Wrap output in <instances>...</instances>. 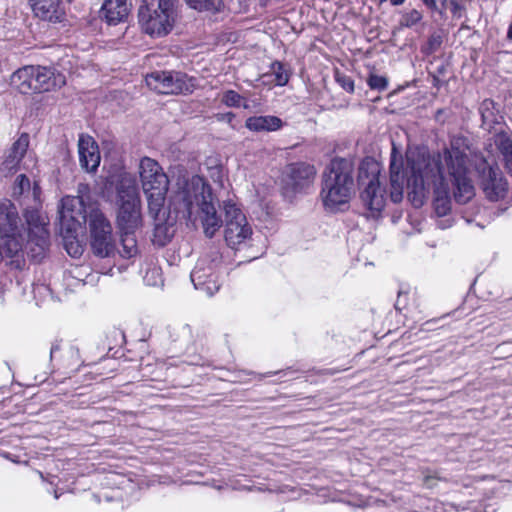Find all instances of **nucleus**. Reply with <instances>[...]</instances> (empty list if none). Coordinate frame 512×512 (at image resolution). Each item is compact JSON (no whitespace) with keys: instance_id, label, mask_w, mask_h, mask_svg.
<instances>
[{"instance_id":"30","label":"nucleus","mask_w":512,"mask_h":512,"mask_svg":"<svg viewBox=\"0 0 512 512\" xmlns=\"http://www.w3.org/2000/svg\"><path fill=\"white\" fill-rule=\"evenodd\" d=\"M495 144L505 158V162L508 158H512V140L506 134H497L495 137Z\"/></svg>"},{"instance_id":"31","label":"nucleus","mask_w":512,"mask_h":512,"mask_svg":"<svg viewBox=\"0 0 512 512\" xmlns=\"http://www.w3.org/2000/svg\"><path fill=\"white\" fill-rule=\"evenodd\" d=\"M422 17L423 15L420 11L412 9L402 15L399 24L401 27L410 28L420 22Z\"/></svg>"},{"instance_id":"39","label":"nucleus","mask_w":512,"mask_h":512,"mask_svg":"<svg viewBox=\"0 0 512 512\" xmlns=\"http://www.w3.org/2000/svg\"><path fill=\"white\" fill-rule=\"evenodd\" d=\"M506 168L510 175L512 176V158H508V161L505 162Z\"/></svg>"},{"instance_id":"15","label":"nucleus","mask_w":512,"mask_h":512,"mask_svg":"<svg viewBox=\"0 0 512 512\" xmlns=\"http://www.w3.org/2000/svg\"><path fill=\"white\" fill-rule=\"evenodd\" d=\"M481 186L486 197L491 201H498L504 198L508 190V185L502 172L492 166L483 168Z\"/></svg>"},{"instance_id":"9","label":"nucleus","mask_w":512,"mask_h":512,"mask_svg":"<svg viewBox=\"0 0 512 512\" xmlns=\"http://www.w3.org/2000/svg\"><path fill=\"white\" fill-rule=\"evenodd\" d=\"M221 259L220 252L212 250L197 261L190 275L195 289L205 292L208 296L214 295L219 290L218 270Z\"/></svg>"},{"instance_id":"28","label":"nucleus","mask_w":512,"mask_h":512,"mask_svg":"<svg viewBox=\"0 0 512 512\" xmlns=\"http://www.w3.org/2000/svg\"><path fill=\"white\" fill-rule=\"evenodd\" d=\"M187 4L198 11L217 12L221 9L222 0H186Z\"/></svg>"},{"instance_id":"1","label":"nucleus","mask_w":512,"mask_h":512,"mask_svg":"<svg viewBox=\"0 0 512 512\" xmlns=\"http://www.w3.org/2000/svg\"><path fill=\"white\" fill-rule=\"evenodd\" d=\"M407 168L401 153L393 144L390 156V198L394 203L403 199L405 183L415 206L423 203L425 191L430 187L438 194L435 210L439 216L449 209L447 195L451 186L457 202L464 204L474 196V186L469 175V147L463 137H454L438 161L417 151L406 154Z\"/></svg>"},{"instance_id":"25","label":"nucleus","mask_w":512,"mask_h":512,"mask_svg":"<svg viewBox=\"0 0 512 512\" xmlns=\"http://www.w3.org/2000/svg\"><path fill=\"white\" fill-rule=\"evenodd\" d=\"M481 113L483 125L491 128L493 124L499 123L502 116L499 114V110L496 108V104L491 99H485L479 108Z\"/></svg>"},{"instance_id":"38","label":"nucleus","mask_w":512,"mask_h":512,"mask_svg":"<svg viewBox=\"0 0 512 512\" xmlns=\"http://www.w3.org/2000/svg\"><path fill=\"white\" fill-rule=\"evenodd\" d=\"M343 87L347 90V91H353L354 89V84L352 81L350 80H347L343 83Z\"/></svg>"},{"instance_id":"3","label":"nucleus","mask_w":512,"mask_h":512,"mask_svg":"<svg viewBox=\"0 0 512 512\" xmlns=\"http://www.w3.org/2000/svg\"><path fill=\"white\" fill-rule=\"evenodd\" d=\"M353 166L344 159H334L323 173L321 201L326 211L344 210L354 194Z\"/></svg>"},{"instance_id":"24","label":"nucleus","mask_w":512,"mask_h":512,"mask_svg":"<svg viewBox=\"0 0 512 512\" xmlns=\"http://www.w3.org/2000/svg\"><path fill=\"white\" fill-rule=\"evenodd\" d=\"M246 128L250 131H276L282 127V120L276 116H252L245 122Z\"/></svg>"},{"instance_id":"10","label":"nucleus","mask_w":512,"mask_h":512,"mask_svg":"<svg viewBox=\"0 0 512 512\" xmlns=\"http://www.w3.org/2000/svg\"><path fill=\"white\" fill-rule=\"evenodd\" d=\"M146 84L159 94L191 93L194 80L182 72L155 71L146 76Z\"/></svg>"},{"instance_id":"42","label":"nucleus","mask_w":512,"mask_h":512,"mask_svg":"<svg viewBox=\"0 0 512 512\" xmlns=\"http://www.w3.org/2000/svg\"><path fill=\"white\" fill-rule=\"evenodd\" d=\"M390 2L394 6H399V5L403 4L405 2V0H390Z\"/></svg>"},{"instance_id":"20","label":"nucleus","mask_w":512,"mask_h":512,"mask_svg":"<svg viewBox=\"0 0 512 512\" xmlns=\"http://www.w3.org/2000/svg\"><path fill=\"white\" fill-rule=\"evenodd\" d=\"M129 12L130 4L127 0H105L101 7V16L109 25L123 22Z\"/></svg>"},{"instance_id":"35","label":"nucleus","mask_w":512,"mask_h":512,"mask_svg":"<svg viewBox=\"0 0 512 512\" xmlns=\"http://www.w3.org/2000/svg\"><path fill=\"white\" fill-rule=\"evenodd\" d=\"M442 44V38L440 35L433 34L428 40V49L430 53L435 52Z\"/></svg>"},{"instance_id":"41","label":"nucleus","mask_w":512,"mask_h":512,"mask_svg":"<svg viewBox=\"0 0 512 512\" xmlns=\"http://www.w3.org/2000/svg\"><path fill=\"white\" fill-rule=\"evenodd\" d=\"M423 2L428 7H434L435 6V0H423Z\"/></svg>"},{"instance_id":"21","label":"nucleus","mask_w":512,"mask_h":512,"mask_svg":"<svg viewBox=\"0 0 512 512\" xmlns=\"http://www.w3.org/2000/svg\"><path fill=\"white\" fill-rule=\"evenodd\" d=\"M116 190L118 202L140 200L136 179L128 172L119 174Z\"/></svg>"},{"instance_id":"11","label":"nucleus","mask_w":512,"mask_h":512,"mask_svg":"<svg viewBox=\"0 0 512 512\" xmlns=\"http://www.w3.org/2000/svg\"><path fill=\"white\" fill-rule=\"evenodd\" d=\"M89 229L93 252L100 257L109 256L114 250L112 226L98 208L91 209Z\"/></svg>"},{"instance_id":"5","label":"nucleus","mask_w":512,"mask_h":512,"mask_svg":"<svg viewBox=\"0 0 512 512\" xmlns=\"http://www.w3.org/2000/svg\"><path fill=\"white\" fill-rule=\"evenodd\" d=\"M139 23L152 37L168 35L178 18V0H143L139 8Z\"/></svg>"},{"instance_id":"13","label":"nucleus","mask_w":512,"mask_h":512,"mask_svg":"<svg viewBox=\"0 0 512 512\" xmlns=\"http://www.w3.org/2000/svg\"><path fill=\"white\" fill-rule=\"evenodd\" d=\"M25 218L29 229V242L37 247L33 257H43L49 242L48 219L37 210L27 211Z\"/></svg>"},{"instance_id":"34","label":"nucleus","mask_w":512,"mask_h":512,"mask_svg":"<svg viewBox=\"0 0 512 512\" xmlns=\"http://www.w3.org/2000/svg\"><path fill=\"white\" fill-rule=\"evenodd\" d=\"M67 355L69 356L71 362L68 363V367L79 366L80 365V355L78 348L74 346H70L67 350Z\"/></svg>"},{"instance_id":"17","label":"nucleus","mask_w":512,"mask_h":512,"mask_svg":"<svg viewBox=\"0 0 512 512\" xmlns=\"http://www.w3.org/2000/svg\"><path fill=\"white\" fill-rule=\"evenodd\" d=\"M120 231H135L141 226V201H120L117 216Z\"/></svg>"},{"instance_id":"33","label":"nucleus","mask_w":512,"mask_h":512,"mask_svg":"<svg viewBox=\"0 0 512 512\" xmlns=\"http://www.w3.org/2000/svg\"><path fill=\"white\" fill-rule=\"evenodd\" d=\"M30 189V180L26 175L21 174L16 178L14 186V194L22 195L25 191Z\"/></svg>"},{"instance_id":"26","label":"nucleus","mask_w":512,"mask_h":512,"mask_svg":"<svg viewBox=\"0 0 512 512\" xmlns=\"http://www.w3.org/2000/svg\"><path fill=\"white\" fill-rule=\"evenodd\" d=\"M135 231H121V250L119 251L123 258H132L138 254L137 240Z\"/></svg>"},{"instance_id":"29","label":"nucleus","mask_w":512,"mask_h":512,"mask_svg":"<svg viewBox=\"0 0 512 512\" xmlns=\"http://www.w3.org/2000/svg\"><path fill=\"white\" fill-rule=\"evenodd\" d=\"M272 75H274L275 84L284 86L288 83L290 74L287 68L281 62H274L271 66Z\"/></svg>"},{"instance_id":"32","label":"nucleus","mask_w":512,"mask_h":512,"mask_svg":"<svg viewBox=\"0 0 512 512\" xmlns=\"http://www.w3.org/2000/svg\"><path fill=\"white\" fill-rule=\"evenodd\" d=\"M367 83L371 89L384 90L387 87V79L384 76L371 74L367 80Z\"/></svg>"},{"instance_id":"36","label":"nucleus","mask_w":512,"mask_h":512,"mask_svg":"<svg viewBox=\"0 0 512 512\" xmlns=\"http://www.w3.org/2000/svg\"><path fill=\"white\" fill-rule=\"evenodd\" d=\"M66 250L72 257H78L82 254V247L77 242L70 241L66 243Z\"/></svg>"},{"instance_id":"8","label":"nucleus","mask_w":512,"mask_h":512,"mask_svg":"<svg viewBox=\"0 0 512 512\" xmlns=\"http://www.w3.org/2000/svg\"><path fill=\"white\" fill-rule=\"evenodd\" d=\"M224 209V238L229 247L237 249L251 240L253 229L245 214L231 200L225 201Z\"/></svg>"},{"instance_id":"6","label":"nucleus","mask_w":512,"mask_h":512,"mask_svg":"<svg viewBox=\"0 0 512 512\" xmlns=\"http://www.w3.org/2000/svg\"><path fill=\"white\" fill-rule=\"evenodd\" d=\"M86 186H80L78 196H66L61 200L59 209L60 228L65 232V238H74V233L82 229L89 218L92 208H97L90 202Z\"/></svg>"},{"instance_id":"43","label":"nucleus","mask_w":512,"mask_h":512,"mask_svg":"<svg viewBox=\"0 0 512 512\" xmlns=\"http://www.w3.org/2000/svg\"><path fill=\"white\" fill-rule=\"evenodd\" d=\"M507 37L512 40V21L507 31Z\"/></svg>"},{"instance_id":"4","label":"nucleus","mask_w":512,"mask_h":512,"mask_svg":"<svg viewBox=\"0 0 512 512\" xmlns=\"http://www.w3.org/2000/svg\"><path fill=\"white\" fill-rule=\"evenodd\" d=\"M138 174L150 216L163 222L166 216L165 203L169 189L168 176L160 164L150 157L140 159Z\"/></svg>"},{"instance_id":"18","label":"nucleus","mask_w":512,"mask_h":512,"mask_svg":"<svg viewBox=\"0 0 512 512\" xmlns=\"http://www.w3.org/2000/svg\"><path fill=\"white\" fill-rule=\"evenodd\" d=\"M66 78L62 73L46 67L34 66L33 93L51 91L62 87Z\"/></svg>"},{"instance_id":"22","label":"nucleus","mask_w":512,"mask_h":512,"mask_svg":"<svg viewBox=\"0 0 512 512\" xmlns=\"http://www.w3.org/2000/svg\"><path fill=\"white\" fill-rule=\"evenodd\" d=\"M29 146V136L22 134L12 145L9 153L7 154L3 168L8 171L15 170L23 157L25 156Z\"/></svg>"},{"instance_id":"27","label":"nucleus","mask_w":512,"mask_h":512,"mask_svg":"<svg viewBox=\"0 0 512 512\" xmlns=\"http://www.w3.org/2000/svg\"><path fill=\"white\" fill-rule=\"evenodd\" d=\"M220 101L227 107L248 108L246 99L234 90H225L220 95Z\"/></svg>"},{"instance_id":"2","label":"nucleus","mask_w":512,"mask_h":512,"mask_svg":"<svg viewBox=\"0 0 512 512\" xmlns=\"http://www.w3.org/2000/svg\"><path fill=\"white\" fill-rule=\"evenodd\" d=\"M170 208L190 221L199 220L208 237H213L223 223L217 213L210 185L198 175L178 178Z\"/></svg>"},{"instance_id":"40","label":"nucleus","mask_w":512,"mask_h":512,"mask_svg":"<svg viewBox=\"0 0 512 512\" xmlns=\"http://www.w3.org/2000/svg\"><path fill=\"white\" fill-rule=\"evenodd\" d=\"M59 349V344L55 343L51 347L50 356L53 357L54 353Z\"/></svg>"},{"instance_id":"19","label":"nucleus","mask_w":512,"mask_h":512,"mask_svg":"<svg viewBox=\"0 0 512 512\" xmlns=\"http://www.w3.org/2000/svg\"><path fill=\"white\" fill-rule=\"evenodd\" d=\"M80 165L88 172L95 171L100 164V152L97 143L91 136L80 135L78 140Z\"/></svg>"},{"instance_id":"16","label":"nucleus","mask_w":512,"mask_h":512,"mask_svg":"<svg viewBox=\"0 0 512 512\" xmlns=\"http://www.w3.org/2000/svg\"><path fill=\"white\" fill-rule=\"evenodd\" d=\"M34 15L50 23H61L66 18V9L61 0H28Z\"/></svg>"},{"instance_id":"7","label":"nucleus","mask_w":512,"mask_h":512,"mask_svg":"<svg viewBox=\"0 0 512 512\" xmlns=\"http://www.w3.org/2000/svg\"><path fill=\"white\" fill-rule=\"evenodd\" d=\"M19 222L16 207L10 201L0 203V240L8 257L17 255L23 248L24 236Z\"/></svg>"},{"instance_id":"37","label":"nucleus","mask_w":512,"mask_h":512,"mask_svg":"<svg viewBox=\"0 0 512 512\" xmlns=\"http://www.w3.org/2000/svg\"><path fill=\"white\" fill-rule=\"evenodd\" d=\"M217 118L220 121H224V122L232 125V122H233V120L235 118V115L232 112H226V113H223V114H218Z\"/></svg>"},{"instance_id":"45","label":"nucleus","mask_w":512,"mask_h":512,"mask_svg":"<svg viewBox=\"0 0 512 512\" xmlns=\"http://www.w3.org/2000/svg\"><path fill=\"white\" fill-rule=\"evenodd\" d=\"M151 274H152V277H154V276H159V273H158V271H157L156 269H153V270L151 271Z\"/></svg>"},{"instance_id":"14","label":"nucleus","mask_w":512,"mask_h":512,"mask_svg":"<svg viewBox=\"0 0 512 512\" xmlns=\"http://www.w3.org/2000/svg\"><path fill=\"white\" fill-rule=\"evenodd\" d=\"M316 169L313 165L307 163H293L287 166L284 172V182L286 187L293 191H300L308 187L314 180Z\"/></svg>"},{"instance_id":"44","label":"nucleus","mask_w":512,"mask_h":512,"mask_svg":"<svg viewBox=\"0 0 512 512\" xmlns=\"http://www.w3.org/2000/svg\"><path fill=\"white\" fill-rule=\"evenodd\" d=\"M144 279L147 281V283L149 285H155L157 283V281H153V282H150L149 279H148V273L145 275Z\"/></svg>"},{"instance_id":"12","label":"nucleus","mask_w":512,"mask_h":512,"mask_svg":"<svg viewBox=\"0 0 512 512\" xmlns=\"http://www.w3.org/2000/svg\"><path fill=\"white\" fill-rule=\"evenodd\" d=\"M359 181L365 186L362 199L371 211L379 212L385 206V198L379 182V168L377 164L367 162L359 169Z\"/></svg>"},{"instance_id":"23","label":"nucleus","mask_w":512,"mask_h":512,"mask_svg":"<svg viewBox=\"0 0 512 512\" xmlns=\"http://www.w3.org/2000/svg\"><path fill=\"white\" fill-rule=\"evenodd\" d=\"M34 66H25L18 69L11 76V85L22 94L33 93Z\"/></svg>"}]
</instances>
